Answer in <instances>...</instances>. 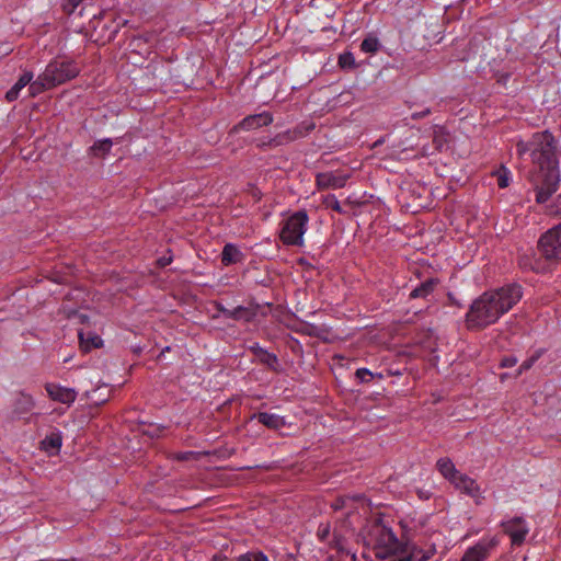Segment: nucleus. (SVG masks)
Segmentation results:
<instances>
[{
  "mask_svg": "<svg viewBox=\"0 0 561 561\" xmlns=\"http://www.w3.org/2000/svg\"><path fill=\"white\" fill-rule=\"evenodd\" d=\"M516 149L519 156L530 153L534 164L531 182L536 191V202L547 203L559 190L561 181L556 138L547 130L536 133L529 141L519 140Z\"/></svg>",
  "mask_w": 561,
  "mask_h": 561,
  "instance_id": "nucleus-1",
  "label": "nucleus"
},
{
  "mask_svg": "<svg viewBox=\"0 0 561 561\" xmlns=\"http://www.w3.org/2000/svg\"><path fill=\"white\" fill-rule=\"evenodd\" d=\"M523 297L522 287L510 284L479 296L467 313L469 328H484L495 323L508 312Z\"/></svg>",
  "mask_w": 561,
  "mask_h": 561,
  "instance_id": "nucleus-2",
  "label": "nucleus"
},
{
  "mask_svg": "<svg viewBox=\"0 0 561 561\" xmlns=\"http://www.w3.org/2000/svg\"><path fill=\"white\" fill-rule=\"evenodd\" d=\"M80 72L75 61L70 60H51L44 71L31 83L28 88L31 95L35 96L46 90H50L57 85L76 78Z\"/></svg>",
  "mask_w": 561,
  "mask_h": 561,
  "instance_id": "nucleus-3",
  "label": "nucleus"
},
{
  "mask_svg": "<svg viewBox=\"0 0 561 561\" xmlns=\"http://www.w3.org/2000/svg\"><path fill=\"white\" fill-rule=\"evenodd\" d=\"M438 472L459 492L470 496L477 505L483 503L485 496L480 484L473 478L460 472L451 459L444 457L436 462Z\"/></svg>",
  "mask_w": 561,
  "mask_h": 561,
  "instance_id": "nucleus-4",
  "label": "nucleus"
},
{
  "mask_svg": "<svg viewBox=\"0 0 561 561\" xmlns=\"http://www.w3.org/2000/svg\"><path fill=\"white\" fill-rule=\"evenodd\" d=\"M368 547L375 551L379 559H387L397 554L401 543L392 529L381 523H374L365 536Z\"/></svg>",
  "mask_w": 561,
  "mask_h": 561,
  "instance_id": "nucleus-5",
  "label": "nucleus"
},
{
  "mask_svg": "<svg viewBox=\"0 0 561 561\" xmlns=\"http://www.w3.org/2000/svg\"><path fill=\"white\" fill-rule=\"evenodd\" d=\"M309 216L306 210H298L285 217L279 225V239L288 247H302L304 236L308 230Z\"/></svg>",
  "mask_w": 561,
  "mask_h": 561,
  "instance_id": "nucleus-6",
  "label": "nucleus"
},
{
  "mask_svg": "<svg viewBox=\"0 0 561 561\" xmlns=\"http://www.w3.org/2000/svg\"><path fill=\"white\" fill-rule=\"evenodd\" d=\"M539 248L547 260L561 261V224L540 237Z\"/></svg>",
  "mask_w": 561,
  "mask_h": 561,
  "instance_id": "nucleus-7",
  "label": "nucleus"
},
{
  "mask_svg": "<svg viewBox=\"0 0 561 561\" xmlns=\"http://www.w3.org/2000/svg\"><path fill=\"white\" fill-rule=\"evenodd\" d=\"M501 526L515 546L522 545L529 533V526L523 517L507 518L501 523Z\"/></svg>",
  "mask_w": 561,
  "mask_h": 561,
  "instance_id": "nucleus-8",
  "label": "nucleus"
},
{
  "mask_svg": "<svg viewBox=\"0 0 561 561\" xmlns=\"http://www.w3.org/2000/svg\"><path fill=\"white\" fill-rule=\"evenodd\" d=\"M272 122V114L270 112H262L243 118L238 125V128L242 130H253L263 126H268Z\"/></svg>",
  "mask_w": 561,
  "mask_h": 561,
  "instance_id": "nucleus-9",
  "label": "nucleus"
},
{
  "mask_svg": "<svg viewBox=\"0 0 561 561\" xmlns=\"http://www.w3.org/2000/svg\"><path fill=\"white\" fill-rule=\"evenodd\" d=\"M46 391L50 399L65 403L70 404L76 400L77 393L71 388L61 387L56 383H49L46 386Z\"/></svg>",
  "mask_w": 561,
  "mask_h": 561,
  "instance_id": "nucleus-10",
  "label": "nucleus"
},
{
  "mask_svg": "<svg viewBox=\"0 0 561 561\" xmlns=\"http://www.w3.org/2000/svg\"><path fill=\"white\" fill-rule=\"evenodd\" d=\"M436 552L437 549L434 542L426 545L424 547L413 546L410 549L408 558L400 559L399 561H428L436 554Z\"/></svg>",
  "mask_w": 561,
  "mask_h": 561,
  "instance_id": "nucleus-11",
  "label": "nucleus"
},
{
  "mask_svg": "<svg viewBox=\"0 0 561 561\" xmlns=\"http://www.w3.org/2000/svg\"><path fill=\"white\" fill-rule=\"evenodd\" d=\"M33 77H34L33 72L25 71L19 78V80L15 82V84L5 93L7 101H9V102L15 101L19 98L21 90L23 88H25L27 84L31 85V83L33 82Z\"/></svg>",
  "mask_w": 561,
  "mask_h": 561,
  "instance_id": "nucleus-12",
  "label": "nucleus"
},
{
  "mask_svg": "<svg viewBox=\"0 0 561 561\" xmlns=\"http://www.w3.org/2000/svg\"><path fill=\"white\" fill-rule=\"evenodd\" d=\"M347 176L335 175L331 172L322 173L317 176L319 186L340 188L345 185Z\"/></svg>",
  "mask_w": 561,
  "mask_h": 561,
  "instance_id": "nucleus-13",
  "label": "nucleus"
},
{
  "mask_svg": "<svg viewBox=\"0 0 561 561\" xmlns=\"http://www.w3.org/2000/svg\"><path fill=\"white\" fill-rule=\"evenodd\" d=\"M254 417H256L257 421L263 425L273 430L282 428L286 424L285 419L275 413L261 412L256 414Z\"/></svg>",
  "mask_w": 561,
  "mask_h": 561,
  "instance_id": "nucleus-14",
  "label": "nucleus"
},
{
  "mask_svg": "<svg viewBox=\"0 0 561 561\" xmlns=\"http://www.w3.org/2000/svg\"><path fill=\"white\" fill-rule=\"evenodd\" d=\"M242 260L241 251L232 243H227L221 253V262L225 266L236 264Z\"/></svg>",
  "mask_w": 561,
  "mask_h": 561,
  "instance_id": "nucleus-15",
  "label": "nucleus"
},
{
  "mask_svg": "<svg viewBox=\"0 0 561 561\" xmlns=\"http://www.w3.org/2000/svg\"><path fill=\"white\" fill-rule=\"evenodd\" d=\"M434 144L439 151L449 148L450 135L444 126H435L433 133Z\"/></svg>",
  "mask_w": 561,
  "mask_h": 561,
  "instance_id": "nucleus-16",
  "label": "nucleus"
},
{
  "mask_svg": "<svg viewBox=\"0 0 561 561\" xmlns=\"http://www.w3.org/2000/svg\"><path fill=\"white\" fill-rule=\"evenodd\" d=\"M61 444V435L59 433H51L43 439L42 447L45 451L53 454L60 449Z\"/></svg>",
  "mask_w": 561,
  "mask_h": 561,
  "instance_id": "nucleus-17",
  "label": "nucleus"
},
{
  "mask_svg": "<svg viewBox=\"0 0 561 561\" xmlns=\"http://www.w3.org/2000/svg\"><path fill=\"white\" fill-rule=\"evenodd\" d=\"M79 337H80L81 345L85 351H89L90 348H93V347H101L103 344L101 336H99L98 334H95L93 332H87V333L80 332Z\"/></svg>",
  "mask_w": 561,
  "mask_h": 561,
  "instance_id": "nucleus-18",
  "label": "nucleus"
},
{
  "mask_svg": "<svg viewBox=\"0 0 561 561\" xmlns=\"http://www.w3.org/2000/svg\"><path fill=\"white\" fill-rule=\"evenodd\" d=\"M486 548L484 546L478 545L465 553L461 561H483L486 557Z\"/></svg>",
  "mask_w": 561,
  "mask_h": 561,
  "instance_id": "nucleus-19",
  "label": "nucleus"
},
{
  "mask_svg": "<svg viewBox=\"0 0 561 561\" xmlns=\"http://www.w3.org/2000/svg\"><path fill=\"white\" fill-rule=\"evenodd\" d=\"M435 285H436V282L434 279H428V280L422 283L419 287L414 288L411 291L410 297L411 298L426 297L433 291Z\"/></svg>",
  "mask_w": 561,
  "mask_h": 561,
  "instance_id": "nucleus-20",
  "label": "nucleus"
},
{
  "mask_svg": "<svg viewBox=\"0 0 561 561\" xmlns=\"http://www.w3.org/2000/svg\"><path fill=\"white\" fill-rule=\"evenodd\" d=\"M380 47V43L376 36L369 35L367 36L360 45V48L365 53L374 54L376 53Z\"/></svg>",
  "mask_w": 561,
  "mask_h": 561,
  "instance_id": "nucleus-21",
  "label": "nucleus"
},
{
  "mask_svg": "<svg viewBox=\"0 0 561 561\" xmlns=\"http://www.w3.org/2000/svg\"><path fill=\"white\" fill-rule=\"evenodd\" d=\"M112 146H113L112 140L110 138H105V139L96 141L92 146L91 149L94 152V154L103 156V154L107 153L111 150Z\"/></svg>",
  "mask_w": 561,
  "mask_h": 561,
  "instance_id": "nucleus-22",
  "label": "nucleus"
},
{
  "mask_svg": "<svg viewBox=\"0 0 561 561\" xmlns=\"http://www.w3.org/2000/svg\"><path fill=\"white\" fill-rule=\"evenodd\" d=\"M497 184L501 188H505L508 186L511 181V173L506 169H502L496 173Z\"/></svg>",
  "mask_w": 561,
  "mask_h": 561,
  "instance_id": "nucleus-23",
  "label": "nucleus"
},
{
  "mask_svg": "<svg viewBox=\"0 0 561 561\" xmlns=\"http://www.w3.org/2000/svg\"><path fill=\"white\" fill-rule=\"evenodd\" d=\"M339 65L342 68H350L355 65V58L352 53H344L339 58Z\"/></svg>",
  "mask_w": 561,
  "mask_h": 561,
  "instance_id": "nucleus-24",
  "label": "nucleus"
},
{
  "mask_svg": "<svg viewBox=\"0 0 561 561\" xmlns=\"http://www.w3.org/2000/svg\"><path fill=\"white\" fill-rule=\"evenodd\" d=\"M355 375L362 382H367V381H369V378L373 377V373L370 370H368L367 368H358L356 370Z\"/></svg>",
  "mask_w": 561,
  "mask_h": 561,
  "instance_id": "nucleus-25",
  "label": "nucleus"
},
{
  "mask_svg": "<svg viewBox=\"0 0 561 561\" xmlns=\"http://www.w3.org/2000/svg\"><path fill=\"white\" fill-rule=\"evenodd\" d=\"M247 310L242 307H238L233 310L227 311L228 317L232 319H241L243 317V313H245Z\"/></svg>",
  "mask_w": 561,
  "mask_h": 561,
  "instance_id": "nucleus-26",
  "label": "nucleus"
},
{
  "mask_svg": "<svg viewBox=\"0 0 561 561\" xmlns=\"http://www.w3.org/2000/svg\"><path fill=\"white\" fill-rule=\"evenodd\" d=\"M328 206L331 207L332 209H334L337 213H342L343 211L342 207L340 205V202L334 196L328 198Z\"/></svg>",
  "mask_w": 561,
  "mask_h": 561,
  "instance_id": "nucleus-27",
  "label": "nucleus"
},
{
  "mask_svg": "<svg viewBox=\"0 0 561 561\" xmlns=\"http://www.w3.org/2000/svg\"><path fill=\"white\" fill-rule=\"evenodd\" d=\"M536 360V357H531L527 360H525L522 365H520V370H526V369H529L533 364L535 363Z\"/></svg>",
  "mask_w": 561,
  "mask_h": 561,
  "instance_id": "nucleus-28",
  "label": "nucleus"
},
{
  "mask_svg": "<svg viewBox=\"0 0 561 561\" xmlns=\"http://www.w3.org/2000/svg\"><path fill=\"white\" fill-rule=\"evenodd\" d=\"M517 363L516 358H505L503 362H502V366L503 367H513L515 366V364Z\"/></svg>",
  "mask_w": 561,
  "mask_h": 561,
  "instance_id": "nucleus-29",
  "label": "nucleus"
},
{
  "mask_svg": "<svg viewBox=\"0 0 561 561\" xmlns=\"http://www.w3.org/2000/svg\"><path fill=\"white\" fill-rule=\"evenodd\" d=\"M277 362V358L275 355H272V354H266V363L268 365H273Z\"/></svg>",
  "mask_w": 561,
  "mask_h": 561,
  "instance_id": "nucleus-30",
  "label": "nucleus"
},
{
  "mask_svg": "<svg viewBox=\"0 0 561 561\" xmlns=\"http://www.w3.org/2000/svg\"><path fill=\"white\" fill-rule=\"evenodd\" d=\"M289 139H290V138H289L287 135H283V136H278V138H277L276 142H277V145H280V144H283V142H284V140H286V141H287V140H289Z\"/></svg>",
  "mask_w": 561,
  "mask_h": 561,
  "instance_id": "nucleus-31",
  "label": "nucleus"
},
{
  "mask_svg": "<svg viewBox=\"0 0 561 561\" xmlns=\"http://www.w3.org/2000/svg\"><path fill=\"white\" fill-rule=\"evenodd\" d=\"M428 113H430V111H428V110H426V111H424V112H422V113H413V114H412V117H413V118H419V117H422V116L427 115Z\"/></svg>",
  "mask_w": 561,
  "mask_h": 561,
  "instance_id": "nucleus-32",
  "label": "nucleus"
}]
</instances>
